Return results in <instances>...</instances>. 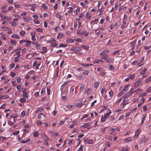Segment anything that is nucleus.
I'll return each instance as SVG.
<instances>
[{
	"label": "nucleus",
	"instance_id": "4c0bfd02",
	"mask_svg": "<svg viewBox=\"0 0 151 151\" xmlns=\"http://www.w3.org/2000/svg\"><path fill=\"white\" fill-rule=\"evenodd\" d=\"M7 140V139L6 137H2L0 136V141H6Z\"/></svg>",
	"mask_w": 151,
	"mask_h": 151
},
{
	"label": "nucleus",
	"instance_id": "49530a36",
	"mask_svg": "<svg viewBox=\"0 0 151 151\" xmlns=\"http://www.w3.org/2000/svg\"><path fill=\"white\" fill-rule=\"evenodd\" d=\"M10 117L11 118H18L19 117V115L17 114H15L12 115H11Z\"/></svg>",
	"mask_w": 151,
	"mask_h": 151
},
{
	"label": "nucleus",
	"instance_id": "4468645a",
	"mask_svg": "<svg viewBox=\"0 0 151 151\" xmlns=\"http://www.w3.org/2000/svg\"><path fill=\"white\" fill-rule=\"evenodd\" d=\"M99 22V19L98 18L95 19L94 20L92 21L91 23V25L92 26L94 24H97V22Z\"/></svg>",
	"mask_w": 151,
	"mask_h": 151
},
{
	"label": "nucleus",
	"instance_id": "0eeeda50",
	"mask_svg": "<svg viewBox=\"0 0 151 151\" xmlns=\"http://www.w3.org/2000/svg\"><path fill=\"white\" fill-rule=\"evenodd\" d=\"M46 117V116L44 115L42 113L40 114L38 116V118L40 120L43 119L45 120Z\"/></svg>",
	"mask_w": 151,
	"mask_h": 151
},
{
	"label": "nucleus",
	"instance_id": "37998d69",
	"mask_svg": "<svg viewBox=\"0 0 151 151\" xmlns=\"http://www.w3.org/2000/svg\"><path fill=\"white\" fill-rule=\"evenodd\" d=\"M81 65L82 66L85 67V66H91L93 65V64H81Z\"/></svg>",
	"mask_w": 151,
	"mask_h": 151
},
{
	"label": "nucleus",
	"instance_id": "e2e57ef3",
	"mask_svg": "<svg viewBox=\"0 0 151 151\" xmlns=\"http://www.w3.org/2000/svg\"><path fill=\"white\" fill-rule=\"evenodd\" d=\"M132 140V138L131 137H128L124 139L125 142H129Z\"/></svg>",
	"mask_w": 151,
	"mask_h": 151
},
{
	"label": "nucleus",
	"instance_id": "c9c22d12",
	"mask_svg": "<svg viewBox=\"0 0 151 151\" xmlns=\"http://www.w3.org/2000/svg\"><path fill=\"white\" fill-rule=\"evenodd\" d=\"M89 71L86 70V69L83 70L82 73L83 74L88 75L89 74Z\"/></svg>",
	"mask_w": 151,
	"mask_h": 151
},
{
	"label": "nucleus",
	"instance_id": "5fc2aeb1",
	"mask_svg": "<svg viewBox=\"0 0 151 151\" xmlns=\"http://www.w3.org/2000/svg\"><path fill=\"white\" fill-rule=\"evenodd\" d=\"M15 64L14 63H12L9 65V68L12 69L15 66Z\"/></svg>",
	"mask_w": 151,
	"mask_h": 151
},
{
	"label": "nucleus",
	"instance_id": "7ed1b4c3",
	"mask_svg": "<svg viewBox=\"0 0 151 151\" xmlns=\"http://www.w3.org/2000/svg\"><path fill=\"white\" fill-rule=\"evenodd\" d=\"M24 42H27V44H25V46L27 47H31L32 42L27 39L25 40H22L19 41V43L22 44Z\"/></svg>",
	"mask_w": 151,
	"mask_h": 151
},
{
	"label": "nucleus",
	"instance_id": "aec40b11",
	"mask_svg": "<svg viewBox=\"0 0 151 151\" xmlns=\"http://www.w3.org/2000/svg\"><path fill=\"white\" fill-rule=\"evenodd\" d=\"M103 61L101 59H96L94 60L93 62V63L94 64H97L99 63H103Z\"/></svg>",
	"mask_w": 151,
	"mask_h": 151
},
{
	"label": "nucleus",
	"instance_id": "1a4fd4ad",
	"mask_svg": "<svg viewBox=\"0 0 151 151\" xmlns=\"http://www.w3.org/2000/svg\"><path fill=\"white\" fill-rule=\"evenodd\" d=\"M49 140V138L47 136H46L44 138V141L43 142V143L45 145L47 146L48 145Z\"/></svg>",
	"mask_w": 151,
	"mask_h": 151
},
{
	"label": "nucleus",
	"instance_id": "423d86ee",
	"mask_svg": "<svg viewBox=\"0 0 151 151\" xmlns=\"http://www.w3.org/2000/svg\"><path fill=\"white\" fill-rule=\"evenodd\" d=\"M141 130V129H140L138 128L135 132L134 136L133 138L134 139H136L139 136L140 134V132Z\"/></svg>",
	"mask_w": 151,
	"mask_h": 151
},
{
	"label": "nucleus",
	"instance_id": "412c9836",
	"mask_svg": "<svg viewBox=\"0 0 151 151\" xmlns=\"http://www.w3.org/2000/svg\"><path fill=\"white\" fill-rule=\"evenodd\" d=\"M41 7L44 9L46 10L49 9V6L48 5H47L46 4H43L41 5Z\"/></svg>",
	"mask_w": 151,
	"mask_h": 151
},
{
	"label": "nucleus",
	"instance_id": "09e8293b",
	"mask_svg": "<svg viewBox=\"0 0 151 151\" xmlns=\"http://www.w3.org/2000/svg\"><path fill=\"white\" fill-rule=\"evenodd\" d=\"M150 81H151V76L145 80V82L146 83H148Z\"/></svg>",
	"mask_w": 151,
	"mask_h": 151
},
{
	"label": "nucleus",
	"instance_id": "c03bdc74",
	"mask_svg": "<svg viewBox=\"0 0 151 151\" xmlns=\"http://www.w3.org/2000/svg\"><path fill=\"white\" fill-rule=\"evenodd\" d=\"M76 78L80 80H82L83 79V78L81 75L76 76Z\"/></svg>",
	"mask_w": 151,
	"mask_h": 151
},
{
	"label": "nucleus",
	"instance_id": "72a5a7b5",
	"mask_svg": "<svg viewBox=\"0 0 151 151\" xmlns=\"http://www.w3.org/2000/svg\"><path fill=\"white\" fill-rule=\"evenodd\" d=\"M118 5L117 4H116L114 7H113L110 11V12H112L114 11V10L118 7Z\"/></svg>",
	"mask_w": 151,
	"mask_h": 151
},
{
	"label": "nucleus",
	"instance_id": "5701e85b",
	"mask_svg": "<svg viewBox=\"0 0 151 151\" xmlns=\"http://www.w3.org/2000/svg\"><path fill=\"white\" fill-rule=\"evenodd\" d=\"M81 34L84 37H86L88 35L89 33L86 30H84L82 32Z\"/></svg>",
	"mask_w": 151,
	"mask_h": 151
},
{
	"label": "nucleus",
	"instance_id": "b1692460",
	"mask_svg": "<svg viewBox=\"0 0 151 151\" xmlns=\"http://www.w3.org/2000/svg\"><path fill=\"white\" fill-rule=\"evenodd\" d=\"M85 141L88 144H91L93 143V141L92 139H86Z\"/></svg>",
	"mask_w": 151,
	"mask_h": 151
},
{
	"label": "nucleus",
	"instance_id": "052dcab7",
	"mask_svg": "<svg viewBox=\"0 0 151 151\" xmlns=\"http://www.w3.org/2000/svg\"><path fill=\"white\" fill-rule=\"evenodd\" d=\"M147 94V93L145 92H144L142 93L139 94V97H142L145 96Z\"/></svg>",
	"mask_w": 151,
	"mask_h": 151
},
{
	"label": "nucleus",
	"instance_id": "ddd939ff",
	"mask_svg": "<svg viewBox=\"0 0 151 151\" xmlns=\"http://www.w3.org/2000/svg\"><path fill=\"white\" fill-rule=\"evenodd\" d=\"M90 125L88 123H85L83 125L81 126V128H87L88 129L90 128Z\"/></svg>",
	"mask_w": 151,
	"mask_h": 151
},
{
	"label": "nucleus",
	"instance_id": "774afa93",
	"mask_svg": "<svg viewBox=\"0 0 151 151\" xmlns=\"http://www.w3.org/2000/svg\"><path fill=\"white\" fill-rule=\"evenodd\" d=\"M147 93H148L151 92V86L149 87L148 89L146 91Z\"/></svg>",
	"mask_w": 151,
	"mask_h": 151
},
{
	"label": "nucleus",
	"instance_id": "4be33fe9",
	"mask_svg": "<svg viewBox=\"0 0 151 151\" xmlns=\"http://www.w3.org/2000/svg\"><path fill=\"white\" fill-rule=\"evenodd\" d=\"M147 115L145 114L143 115V117L142 118V121L140 124V125L142 126L144 123V122L145 120V118L146 117Z\"/></svg>",
	"mask_w": 151,
	"mask_h": 151
},
{
	"label": "nucleus",
	"instance_id": "2f4dec72",
	"mask_svg": "<svg viewBox=\"0 0 151 151\" xmlns=\"http://www.w3.org/2000/svg\"><path fill=\"white\" fill-rule=\"evenodd\" d=\"M66 42L68 43H72L73 42L74 40L72 39L69 38L66 40Z\"/></svg>",
	"mask_w": 151,
	"mask_h": 151
},
{
	"label": "nucleus",
	"instance_id": "9b49d317",
	"mask_svg": "<svg viewBox=\"0 0 151 151\" xmlns=\"http://www.w3.org/2000/svg\"><path fill=\"white\" fill-rule=\"evenodd\" d=\"M35 33L34 32H32L31 33V35L32 36L31 39L33 41H35L36 40V39L35 37Z\"/></svg>",
	"mask_w": 151,
	"mask_h": 151
},
{
	"label": "nucleus",
	"instance_id": "58836bf2",
	"mask_svg": "<svg viewBox=\"0 0 151 151\" xmlns=\"http://www.w3.org/2000/svg\"><path fill=\"white\" fill-rule=\"evenodd\" d=\"M39 134L38 132L35 131L33 132V136L34 137H37L39 136Z\"/></svg>",
	"mask_w": 151,
	"mask_h": 151
},
{
	"label": "nucleus",
	"instance_id": "a19ab883",
	"mask_svg": "<svg viewBox=\"0 0 151 151\" xmlns=\"http://www.w3.org/2000/svg\"><path fill=\"white\" fill-rule=\"evenodd\" d=\"M100 84V82H96L94 83V87L95 88H97Z\"/></svg>",
	"mask_w": 151,
	"mask_h": 151
},
{
	"label": "nucleus",
	"instance_id": "3c124183",
	"mask_svg": "<svg viewBox=\"0 0 151 151\" xmlns=\"http://www.w3.org/2000/svg\"><path fill=\"white\" fill-rule=\"evenodd\" d=\"M63 139L62 138L60 139L58 141V142H60V143L59 144H56V146L57 147H59L60 146V145H61V142H63Z\"/></svg>",
	"mask_w": 151,
	"mask_h": 151
},
{
	"label": "nucleus",
	"instance_id": "20e7f679",
	"mask_svg": "<svg viewBox=\"0 0 151 151\" xmlns=\"http://www.w3.org/2000/svg\"><path fill=\"white\" fill-rule=\"evenodd\" d=\"M122 50V49H120L112 53L113 55H115L117 54V57H120L122 56L123 54L124 53V51H121Z\"/></svg>",
	"mask_w": 151,
	"mask_h": 151
},
{
	"label": "nucleus",
	"instance_id": "473e14b6",
	"mask_svg": "<svg viewBox=\"0 0 151 151\" xmlns=\"http://www.w3.org/2000/svg\"><path fill=\"white\" fill-rule=\"evenodd\" d=\"M68 10L67 11V13L71 14L73 12V8L72 7H70L68 8Z\"/></svg>",
	"mask_w": 151,
	"mask_h": 151
},
{
	"label": "nucleus",
	"instance_id": "a211bd4d",
	"mask_svg": "<svg viewBox=\"0 0 151 151\" xmlns=\"http://www.w3.org/2000/svg\"><path fill=\"white\" fill-rule=\"evenodd\" d=\"M70 83V82L68 81H67L65 82H64V83L61 86V88H60V90L61 91H62L63 90L65 86L68 83Z\"/></svg>",
	"mask_w": 151,
	"mask_h": 151
},
{
	"label": "nucleus",
	"instance_id": "8fccbe9b",
	"mask_svg": "<svg viewBox=\"0 0 151 151\" xmlns=\"http://www.w3.org/2000/svg\"><path fill=\"white\" fill-rule=\"evenodd\" d=\"M147 70V69L146 68H144L140 72V74L142 75H143L146 72Z\"/></svg>",
	"mask_w": 151,
	"mask_h": 151
},
{
	"label": "nucleus",
	"instance_id": "864d4df0",
	"mask_svg": "<svg viewBox=\"0 0 151 151\" xmlns=\"http://www.w3.org/2000/svg\"><path fill=\"white\" fill-rule=\"evenodd\" d=\"M135 74H132L129 76V78L131 79L132 80H133L135 78Z\"/></svg>",
	"mask_w": 151,
	"mask_h": 151
},
{
	"label": "nucleus",
	"instance_id": "f257e3e1",
	"mask_svg": "<svg viewBox=\"0 0 151 151\" xmlns=\"http://www.w3.org/2000/svg\"><path fill=\"white\" fill-rule=\"evenodd\" d=\"M99 55L101 59L106 61L107 63H111L114 62V58L109 57L108 55H104L102 56L100 54Z\"/></svg>",
	"mask_w": 151,
	"mask_h": 151
},
{
	"label": "nucleus",
	"instance_id": "0e129e2a",
	"mask_svg": "<svg viewBox=\"0 0 151 151\" xmlns=\"http://www.w3.org/2000/svg\"><path fill=\"white\" fill-rule=\"evenodd\" d=\"M85 93L88 95L89 94V89L88 88H87L85 91Z\"/></svg>",
	"mask_w": 151,
	"mask_h": 151
},
{
	"label": "nucleus",
	"instance_id": "79ce46f5",
	"mask_svg": "<svg viewBox=\"0 0 151 151\" xmlns=\"http://www.w3.org/2000/svg\"><path fill=\"white\" fill-rule=\"evenodd\" d=\"M63 36L62 33L60 32L58 33L57 38L58 39H60L62 38Z\"/></svg>",
	"mask_w": 151,
	"mask_h": 151
},
{
	"label": "nucleus",
	"instance_id": "4d7b16f0",
	"mask_svg": "<svg viewBox=\"0 0 151 151\" xmlns=\"http://www.w3.org/2000/svg\"><path fill=\"white\" fill-rule=\"evenodd\" d=\"M30 139L29 138L25 141L22 140L21 141V143H25L28 142L30 140Z\"/></svg>",
	"mask_w": 151,
	"mask_h": 151
},
{
	"label": "nucleus",
	"instance_id": "c756f323",
	"mask_svg": "<svg viewBox=\"0 0 151 151\" xmlns=\"http://www.w3.org/2000/svg\"><path fill=\"white\" fill-rule=\"evenodd\" d=\"M43 110V109L42 108H38L35 111V114H37L39 112H41Z\"/></svg>",
	"mask_w": 151,
	"mask_h": 151
},
{
	"label": "nucleus",
	"instance_id": "c85d7f7f",
	"mask_svg": "<svg viewBox=\"0 0 151 151\" xmlns=\"http://www.w3.org/2000/svg\"><path fill=\"white\" fill-rule=\"evenodd\" d=\"M17 88L19 92H21L23 90V89L22 88V86L21 85H18L17 86Z\"/></svg>",
	"mask_w": 151,
	"mask_h": 151
},
{
	"label": "nucleus",
	"instance_id": "6ab92c4d",
	"mask_svg": "<svg viewBox=\"0 0 151 151\" xmlns=\"http://www.w3.org/2000/svg\"><path fill=\"white\" fill-rule=\"evenodd\" d=\"M91 12H89L88 11L86 12V18L87 19H90L92 17L91 14H90Z\"/></svg>",
	"mask_w": 151,
	"mask_h": 151
},
{
	"label": "nucleus",
	"instance_id": "7c9ffc66",
	"mask_svg": "<svg viewBox=\"0 0 151 151\" xmlns=\"http://www.w3.org/2000/svg\"><path fill=\"white\" fill-rule=\"evenodd\" d=\"M68 45L67 44H60L58 47H56L57 48L60 47H67Z\"/></svg>",
	"mask_w": 151,
	"mask_h": 151
},
{
	"label": "nucleus",
	"instance_id": "13d9d810",
	"mask_svg": "<svg viewBox=\"0 0 151 151\" xmlns=\"http://www.w3.org/2000/svg\"><path fill=\"white\" fill-rule=\"evenodd\" d=\"M26 98H21L20 100V101L22 103H24L26 101Z\"/></svg>",
	"mask_w": 151,
	"mask_h": 151
},
{
	"label": "nucleus",
	"instance_id": "f03ea898",
	"mask_svg": "<svg viewBox=\"0 0 151 151\" xmlns=\"http://www.w3.org/2000/svg\"><path fill=\"white\" fill-rule=\"evenodd\" d=\"M70 51H73L75 53L78 54L82 55L83 54L82 49L79 47L76 46L72 47L70 49Z\"/></svg>",
	"mask_w": 151,
	"mask_h": 151
},
{
	"label": "nucleus",
	"instance_id": "69168bd1",
	"mask_svg": "<svg viewBox=\"0 0 151 151\" xmlns=\"http://www.w3.org/2000/svg\"><path fill=\"white\" fill-rule=\"evenodd\" d=\"M35 45L36 46L37 48V49H40V48L41 45L39 43H36L35 44Z\"/></svg>",
	"mask_w": 151,
	"mask_h": 151
},
{
	"label": "nucleus",
	"instance_id": "9d476101",
	"mask_svg": "<svg viewBox=\"0 0 151 151\" xmlns=\"http://www.w3.org/2000/svg\"><path fill=\"white\" fill-rule=\"evenodd\" d=\"M81 22H75L74 23V27L76 28L78 25V28H79L81 26Z\"/></svg>",
	"mask_w": 151,
	"mask_h": 151
},
{
	"label": "nucleus",
	"instance_id": "bf43d9fd",
	"mask_svg": "<svg viewBox=\"0 0 151 151\" xmlns=\"http://www.w3.org/2000/svg\"><path fill=\"white\" fill-rule=\"evenodd\" d=\"M58 44L56 43L55 42H51L50 43V46L52 47H55Z\"/></svg>",
	"mask_w": 151,
	"mask_h": 151
},
{
	"label": "nucleus",
	"instance_id": "a878e982",
	"mask_svg": "<svg viewBox=\"0 0 151 151\" xmlns=\"http://www.w3.org/2000/svg\"><path fill=\"white\" fill-rule=\"evenodd\" d=\"M36 5H37L36 4H32V6H31L32 7L30 8V9L33 12H35V7H36Z\"/></svg>",
	"mask_w": 151,
	"mask_h": 151
},
{
	"label": "nucleus",
	"instance_id": "bb28decb",
	"mask_svg": "<svg viewBox=\"0 0 151 151\" xmlns=\"http://www.w3.org/2000/svg\"><path fill=\"white\" fill-rule=\"evenodd\" d=\"M55 17L56 18H58L60 20H61L62 16H61L58 12L55 14Z\"/></svg>",
	"mask_w": 151,
	"mask_h": 151
},
{
	"label": "nucleus",
	"instance_id": "6e6552de",
	"mask_svg": "<svg viewBox=\"0 0 151 151\" xmlns=\"http://www.w3.org/2000/svg\"><path fill=\"white\" fill-rule=\"evenodd\" d=\"M23 93V96L24 98H28L29 97L28 95L27 94V90L25 88H24L23 90H22Z\"/></svg>",
	"mask_w": 151,
	"mask_h": 151
},
{
	"label": "nucleus",
	"instance_id": "f3484780",
	"mask_svg": "<svg viewBox=\"0 0 151 151\" xmlns=\"http://www.w3.org/2000/svg\"><path fill=\"white\" fill-rule=\"evenodd\" d=\"M109 53V50H103L102 52L100 54L101 56L104 55H107V54Z\"/></svg>",
	"mask_w": 151,
	"mask_h": 151
},
{
	"label": "nucleus",
	"instance_id": "e433bc0d",
	"mask_svg": "<svg viewBox=\"0 0 151 151\" xmlns=\"http://www.w3.org/2000/svg\"><path fill=\"white\" fill-rule=\"evenodd\" d=\"M74 40L79 42L82 43V40L81 38H76L74 39Z\"/></svg>",
	"mask_w": 151,
	"mask_h": 151
},
{
	"label": "nucleus",
	"instance_id": "393cba45",
	"mask_svg": "<svg viewBox=\"0 0 151 151\" xmlns=\"http://www.w3.org/2000/svg\"><path fill=\"white\" fill-rule=\"evenodd\" d=\"M11 37L12 38H16L17 39H19L20 38V37L17 35L16 34H14L12 35L11 36Z\"/></svg>",
	"mask_w": 151,
	"mask_h": 151
},
{
	"label": "nucleus",
	"instance_id": "2eb2a0df",
	"mask_svg": "<svg viewBox=\"0 0 151 151\" xmlns=\"http://www.w3.org/2000/svg\"><path fill=\"white\" fill-rule=\"evenodd\" d=\"M23 19L24 20V21L26 22L31 21L32 19V18L29 17H24Z\"/></svg>",
	"mask_w": 151,
	"mask_h": 151
},
{
	"label": "nucleus",
	"instance_id": "f8f14e48",
	"mask_svg": "<svg viewBox=\"0 0 151 151\" xmlns=\"http://www.w3.org/2000/svg\"><path fill=\"white\" fill-rule=\"evenodd\" d=\"M132 95V93L130 91H129L124 95V98H125V99H126L127 98L131 96Z\"/></svg>",
	"mask_w": 151,
	"mask_h": 151
},
{
	"label": "nucleus",
	"instance_id": "680f3d73",
	"mask_svg": "<svg viewBox=\"0 0 151 151\" xmlns=\"http://www.w3.org/2000/svg\"><path fill=\"white\" fill-rule=\"evenodd\" d=\"M59 75V70H58L57 71V73L56 74H55L53 76V78H56Z\"/></svg>",
	"mask_w": 151,
	"mask_h": 151
},
{
	"label": "nucleus",
	"instance_id": "a18cd8bd",
	"mask_svg": "<svg viewBox=\"0 0 151 151\" xmlns=\"http://www.w3.org/2000/svg\"><path fill=\"white\" fill-rule=\"evenodd\" d=\"M10 43L13 45H15L16 44V42L14 40H11L10 41Z\"/></svg>",
	"mask_w": 151,
	"mask_h": 151
},
{
	"label": "nucleus",
	"instance_id": "ea45409f",
	"mask_svg": "<svg viewBox=\"0 0 151 151\" xmlns=\"http://www.w3.org/2000/svg\"><path fill=\"white\" fill-rule=\"evenodd\" d=\"M43 52H41L42 53H44L47 52V48L45 47H43L42 48Z\"/></svg>",
	"mask_w": 151,
	"mask_h": 151
},
{
	"label": "nucleus",
	"instance_id": "39448f33",
	"mask_svg": "<svg viewBox=\"0 0 151 151\" xmlns=\"http://www.w3.org/2000/svg\"><path fill=\"white\" fill-rule=\"evenodd\" d=\"M142 78H139L137 81L134 83V87H137L139 85H142Z\"/></svg>",
	"mask_w": 151,
	"mask_h": 151
},
{
	"label": "nucleus",
	"instance_id": "dca6fc26",
	"mask_svg": "<svg viewBox=\"0 0 151 151\" xmlns=\"http://www.w3.org/2000/svg\"><path fill=\"white\" fill-rule=\"evenodd\" d=\"M111 113V110H110L108 109L107 110V113L105 114L104 115V116L106 118L109 116V115Z\"/></svg>",
	"mask_w": 151,
	"mask_h": 151
},
{
	"label": "nucleus",
	"instance_id": "cd10ccee",
	"mask_svg": "<svg viewBox=\"0 0 151 151\" xmlns=\"http://www.w3.org/2000/svg\"><path fill=\"white\" fill-rule=\"evenodd\" d=\"M25 34V32L23 30H21L19 32V35L22 37H24Z\"/></svg>",
	"mask_w": 151,
	"mask_h": 151
},
{
	"label": "nucleus",
	"instance_id": "603ef678",
	"mask_svg": "<svg viewBox=\"0 0 151 151\" xmlns=\"http://www.w3.org/2000/svg\"><path fill=\"white\" fill-rule=\"evenodd\" d=\"M129 85H127L125 87H124L123 89V91H126L128 90H129Z\"/></svg>",
	"mask_w": 151,
	"mask_h": 151
},
{
	"label": "nucleus",
	"instance_id": "de8ad7c7",
	"mask_svg": "<svg viewBox=\"0 0 151 151\" xmlns=\"http://www.w3.org/2000/svg\"><path fill=\"white\" fill-rule=\"evenodd\" d=\"M109 98L111 99L113 95V92L112 91L110 90V91L109 92Z\"/></svg>",
	"mask_w": 151,
	"mask_h": 151
},
{
	"label": "nucleus",
	"instance_id": "338daca9",
	"mask_svg": "<svg viewBox=\"0 0 151 151\" xmlns=\"http://www.w3.org/2000/svg\"><path fill=\"white\" fill-rule=\"evenodd\" d=\"M129 149L127 148H126L125 147H123V148L121 149V151H128Z\"/></svg>",
	"mask_w": 151,
	"mask_h": 151
},
{
	"label": "nucleus",
	"instance_id": "6e6d98bb",
	"mask_svg": "<svg viewBox=\"0 0 151 151\" xmlns=\"http://www.w3.org/2000/svg\"><path fill=\"white\" fill-rule=\"evenodd\" d=\"M83 104L82 103L80 102L79 103H78L76 105V106L77 107L80 108L82 106Z\"/></svg>",
	"mask_w": 151,
	"mask_h": 151
},
{
	"label": "nucleus",
	"instance_id": "f704fd0d",
	"mask_svg": "<svg viewBox=\"0 0 151 151\" xmlns=\"http://www.w3.org/2000/svg\"><path fill=\"white\" fill-rule=\"evenodd\" d=\"M81 47L86 50H88L89 48V47L88 46H86L84 45H81Z\"/></svg>",
	"mask_w": 151,
	"mask_h": 151
}]
</instances>
